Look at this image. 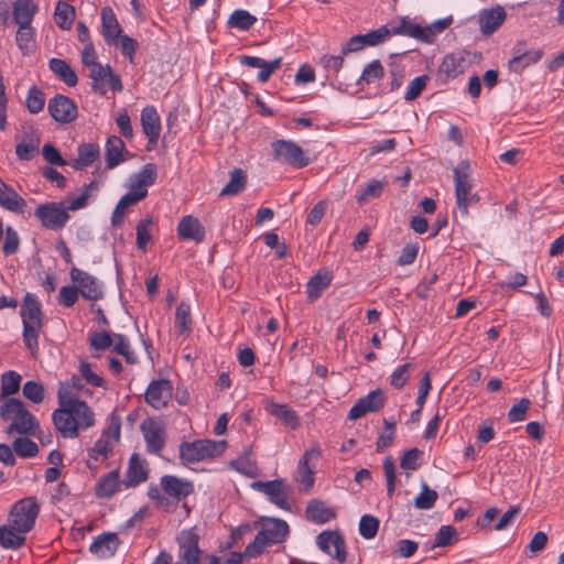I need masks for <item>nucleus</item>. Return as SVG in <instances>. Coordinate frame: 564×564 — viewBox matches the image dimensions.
<instances>
[{"mask_svg": "<svg viewBox=\"0 0 564 564\" xmlns=\"http://www.w3.org/2000/svg\"><path fill=\"white\" fill-rule=\"evenodd\" d=\"M120 544V540L116 533L106 532L98 535L89 546V551L99 558H108L111 557L118 546Z\"/></svg>", "mask_w": 564, "mask_h": 564, "instance_id": "23", "label": "nucleus"}, {"mask_svg": "<svg viewBox=\"0 0 564 564\" xmlns=\"http://www.w3.org/2000/svg\"><path fill=\"white\" fill-rule=\"evenodd\" d=\"M306 517L316 523H326L335 517V513L324 502L312 500L306 507Z\"/></svg>", "mask_w": 564, "mask_h": 564, "instance_id": "34", "label": "nucleus"}, {"mask_svg": "<svg viewBox=\"0 0 564 564\" xmlns=\"http://www.w3.org/2000/svg\"><path fill=\"white\" fill-rule=\"evenodd\" d=\"M120 427L119 419L112 417L109 426L102 431L101 436L89 451V456L96 460L99 456H107L120 440Z\"/></svg>", "mask_w": 564, "mask_h": 564, "instance_id": "14", "label": "nucleus"}, {"mask_svg": "<svg viewBox=\"0 0 564 564\" xmlns=\"http://www.w3.org/2000/svg\"><path fill=\"white\" fill-rule=\"evenodd\" d=\"M74 18H75V9L72 6H69L65 2H62V1H59L56 4L55 20H56L57 25L61 29H63V30L70 29Z\"/></svg>", "mask_w": 564, "mask_h": 564, "instance_id": "45", "label": "nucleus"}, {"mask_svg": "<svg viewBox=\"0 0 564 564\" xmlns=\"http://www.w3.org/2000/svg\"><path fill=\"white\" fill-rule=\"evenodd\" d=\"M177 235L183 240L200 242L205 238V230L197 218L187 215L181 219L177 226Z\"/></svg>", "mask_w": 564, "mask_h": 564, "instance_id": "25", "label": "nucleus"}, {"mask_svg": "<svg viewBox=\"0 0 564 564\" xmlns=\"http://www.w3.org/2000/svg\"><path fill=\"white\" fill-rule=\"evenodd\" d=\"M379 529V520L376 517L366 514L359 521V533L365 539H372L376 536Z\"/></svg>", "mask_w": 564, "mask_h": 564, "instance_id": "57", "label": "nucleus"}, {"mask_svg": "<svg viewBox=\"0 0 564 564\" xmlns=\"http://www.w3.org/2000/svg\"><path fill=\"white\" fill-rule=\"evenodd\" d=\"M455 195L458 208L464 215L468 213V206L477 202L473 194V180L468 162H460L454 169Z\"/></svg>", "mask_w": 564, "mask_h": 564, "instance_id": "6", "label": "nucleus"}, {"mask_svg": "<svg viewBox=\"0 0 564 564\" xmlns=\"http://www.w3.org/2000/svg\"><path fill=\"white\" fill-rule=\"evenodd\" d=\"M438 499V494L425 482L421 484V492L414 499V507L419 510H430Z\"/></svg>", "mask_w": 564, "mask_h": 564, "instance_id": "43", "label": "nucleus"}, {"mask_svg": "<svg viewBox=\"0 0 564 564\" xmlns=\"http://www.w3.org/2000/svg\"><path fill=\"white\" fill-rule=\"evenodd\" d=\"M177 560L175 564H199V534L195 528L181 531L177 535Z\"/></svg>", "mask_w": 564, "mask_h": 564, "instance_id": "8", "label": "nucleus"}, {"mask_svg": "<svg viewBox=\"0 0 564 564\" xmlns=\"http://www.w3.org/2000/svg\"><path fill=\"white\" fill-rule=\"evenodd\" d=\"M384 74L383 66L379 61H372L362 70L359 83L371 84L380 79Z\"/></svg>", "mask_w": 564, "mask_h": 564, "instance_id": "55", "label": "nucleus"}, {"mask_svg": "<svg viewBox=\"0 0 564 564\" xmlns=\"http://www.w3.org/2000/svg\"><path fill=\"white\" fill-rule=\"evenodd\" d=\"M384 404V395L381 390H373L366 397L359 399L350 409L348 419L357 420L368 412H377Z\"/></svg>", "mask_w": 564, "mask_h": 564, "instance_id": "20", "label": "nucleus"}, {"mask_svg": "<svg viewBox=\"0 0 564 564\" xmlns=\"http://www.w3.org/2000/svg\"><path fill=\"white\" fill-rule=\"evenodd\" d=\"M390 35L391 31L387 26H380L379 29L372 30L366 34L355 35L343 47V54L359 51L364 46L378 45L387 41Z\"/></svg>", "mask_w": 564, "mask_h": 564, "instance_id": "16", "label": "nucleus"}, {"mask_svg": "<svg viewBox=\"0 0 564 564\" xmlns=\"http://www.w3.org/2000/svg\"><path fill=\"white\" fill-rule=\"evenodd\" d=\"M12 448L21 457H33L39 452L36 443L25 437L17 438Z\"/></svg>", "mask_w": 564, "mask_h": 564, "instance_id": "56", "label": "nucleus"}, {"mask_svg": "<svg viewBox=\"0 0 564 564\" xmlns=\"http://www.w3.org/2000/svg\"><path fill=\"white\" fill-rule=\"evenodd\" d=\"M119 488V473L110 471L104 476L97 484L96 494L100 498L111 497Z\"/></svg>", "mask_w": 564, "mask_h": 564, "instance_id": "41", "label": "nucleus"}, {"mask_svg": "<svg viewBox=\"0 0 564 564\" xmlns=\"http://www.w3.org/2000/svg\"><path fill=\"white\" fill-rule=\"evenodd\" d=\"M427 80L429 77L426 75H422L412 79L405 91V100L412 101L416 99L422 90L426 87Z\"/></svg>", "mask_w": 564, "mask_h": 564, "instance_id": "62", "label": "nucleus"}, {"mask_svg": "<svg viewBox=\"0 0 564 564\" xmlns=\"http://www.w3.org/2000/svg\"><path fill=\"white\" fill-rule=\"evenodd\" d=\"M411 370V364H404L398 367L390 376V384L395 389L403 388L410 378Z\"/></svg>", "mask_w": 564, "mask_h": 564, "instance_id": "58", "label": "nucleus"}, {"mask_svg": "<svg viewBox=\"0 0 564 564\" xmlns=\"http://www.w3.org/2000/svg\"><path fill=\"white\" fill-rule=\"evenodd\" d=\"M48 112L53 119L61 123H68L77 117V106L66 96L56 95L48 101Z\"/></svg>", "mask_w": 564, "mask_h": 564, "instance_id": "19", "label": "nucleus"}, {"mask_svg": "<svg viewBox=\"0 0 564 564\" xmlns=\"http://www.w3.org/2000/svg\"><path fill=\"white\" fill-rule=\"evenodd\" d=\"M317 546L327 555L343 563L346 560L345 542L335 531H324L316 538Z\"/></svg>", "mask_w": 564, "mask_h": 564, "instance_id": "18", "label": "nucleus"}, {"mask_svg": "<svg viewBox=\"0 0 564 564\" xmlns=\"http://www.w3.org/2000/svg\"><path fill=\"white\" fill-rule=\"evenodd\" d=\"M37 11L33 0H17L13 3V19L17 24H31Z\"/></svg>", "mask_w": 564, "mask_h": 564, "instance_id": "32", "label": "nucleus"}, {"mask_svg": "<svg viewBox=\"0 0 564 564\" xmlns=\"http://www.w3.org/2000/svg\"><path fill=\"white\" fill-rule=\"evenodd\" d=\"M172 398V384L169 380H155L145 392V401L154 409H162Z\"/></svg>", "mask_w": 564, "mask_h": 564, "instance_id": "21", "label": "nucleus"}, {"mask_svg": "<svg viewBox=\"0 0 564 564\" xmlns=\"http://www.w3.org/2000/svg\"><path fill=\"white\" fill-rule=\"evenodd\" d=\"M57 398L59 408L53 412L52 419L56 430L66 438H76L80 430L95 424V414L85 401L72 398L67 386L62 383Z\"/></svg>", "mask_w": 564, "mask_h": 564, "instance_id": "1", "label": "nucleus"}, {"mask_svg": "<svg viewBox=\"0 0 564 564\" xmlns=\"http://www.w3.org/2000/svg\"><path fill=\"white\" fill-rule=\"evenodd\" d=\"M40 140L37 137L31 139L29 142H22L17 145L15 153L21 160H31L39 149Z\"/></svg>", "mask_w": 564, "mask_h": 564, "instance_id": "63", "label": "nucleus"}, {"mask_svg": "<svg viewBox=\"0 0 564 564\" xmlns=\"http://www.w3.org/2000/svg\"><path fill=\"white\" fill-rule=\"evenodd\" d=\"M457 539V531L452 525H442L435 536L433 547H444L452 545Z\"/></svg>", "mask_w": 564, "mask_h": 564, "instance_id": "53", "label": "nucleus"}, {"mask_svg": "<svg viewBox=\"0 0 564 564\" xmlns=\"http://www.w3.org/2000/svg\"><path fill=\"white\" fill-rule=\"evenodd\" d=\"M226 445V441L213 440H198L183 443L180 446V457L184 464L215 458L224 453Z\"/></svg>", "mask_w": 564, "mask_h": 564, "instance_id": "5", "label": "nucleus"}, {"mask_svg": "<svg viewBox=\"0 0 564 564\" xmlns=\"http://www.w3.org/2000/svg\"><path fill=\"white\" fill-rule=\"evenodd\" d=\"M0 206L12 212H21L25 200L0 178Z\"/></svg>", "mask_w": 564, "mask_h": 564, "instance_id": "30", "label": "nucleus"}, {"mask_svg": "<svg viewBox=\"0 0 564 564\" xmlns=\"http://www.w3.org/2000/svg\"><path fill=\"white\" fill-rule=\"evenodd\" d=\"M452 22L451 18L441 19L433 22L431 25L422 26V41L431 43L434 41L436 34L443 32L449 26Z\"/></svg>", "mask_w": 564, "mask_h": 564, "instance_id": "54", "label": "nucleus"}, {"mask_svg": "<svg viewBox=\"0 0 564 564\" xmlns=\"http://www.w3.org/2000/svg\"><path fill=\"white\" fill-rule=\"evenodd\" d=\"M506 20V11L501 6L485 9L479 12L478 23L484 35L492 34Z\"/></svg>", "mask_w": 564, "mask_h": 564, "instance_id": "22", "label": "nucleus"}, {"mask_svg": "<svg viewBox=\"0 0 564 564\" xmlns=\"http://www.w3.org/2000/svg\"><path fill=\"white\" fill-rule=\"evenodd\" d=\"M251 488L264 494L272 503L281 509H289L288 496L289 487L282 479H275L271 481H254L251 484Z\"/></svg>", "mask_w": 564, "mask_h": 564, "instance_id": "15", "label": "nucleus"}, {"mask_svg": "<svg viewBox=\"0 0 564 564\" xmlns=\"http://www.w3.org/2000/svg\"><path fill=\"white\" fill-rule=\"evenodd\" d=\"M102 35L108 44L116 43L121 34V26L109 7L101 9Z\"/></svg>", "mask_w": 564, "mask_h": 564, "instance_id": "29", "label": "nucleus"}, {"mask_svg": "<svg viewBox=\"0 0 564 564\" xmlns=\"http://www.w3.org/2000/svg\"><path fill=\"white\" fill-rule=\"evenodd\" d=\"M247 184V175L240 169H235L230 173L228 184L220 191V196L237 195L242 192Z\"/></svg>", "mask_w": 564, "mask_h": 564, "instance_id": "40", "label": "nucleus"}, {"mask_svg": "<svg viewBox=\"0 0 564 564\" xmlns=\"http://www.w3.org/2000/svg\"><path fill=\"white\" fill-rule=\"evenodd\" d=\"M99 156V148L94 143H85L78 148V156L72 166L75 170H83L96 161Z\"/></svg>", "mask_w": 564, "mask_h": 564, "instance_id": "37", "label": "nucleus"}, {"mask_svg": "<svg viewBox=\"0 0 564 564\" xmlns=\"http://www.w3.org/2000/svg\"><path fill=\"white\" fill-rule=\"evenodd\" d=\"M156 178V167L154 164L148 163L143 165L141 171L130 177L131 186L139 191H147V187L152 185Z\"/></svg>", "mask_w": 564, "mask_h": 564, "instance_id": "38", "label": "nucleus"}, {"mask_svg": "<svg viewBox=\"0 0 564 564\" xmlns=\"http://www.w3.org/2000/svg\"><path fill=\"white\" fill-rule=\"evenodd\" d=\"M26 532L8 522L0 525V544L4 549H19L26 540Z\"/></svg>", "mask_w": 564, "mask_h": 564, "instance_id": "28", "label": "nucleus"}, {"mask_svg": "<svg viewBox=\"0 0 564 564\" xmlns=\"http://www.w3.org/2000/svg\"><path fill=\"white\" fill-rule=\"evenodd\" d=\"M289 535V525L285 521L275 518L264 519L262 528L254 540L245 550V555L256 557L274 543L283 542Z\"/></svg>", "mask_w": 564, "mask_h": 564, "instance_id": "3", "label": "nucleus"}, {"mask_svg": "<svg viewBox=\"0 0 564 564\" xmlns=\"http://www.w3.org/2000/svg\"><path fill=\"white\" fill-rule=\"evenodd\" d=\"M542 56L541 51H528L518 54L509 61V68L516 73H520L529 65L535 64Z\"/></svg>", "mask_w": 564, "mask_h": 564, "instance_id": "39", "label": "nucleus"}, {"mask_svg": "<svg viewBox=\"0 0 564 564\" xmlns=\"http://www.w3.org/2000/svg\"><path fill=\"white\" fill-rule=\"evenodd\" d=\"M140 430L147 444V451L152 454L160 453L166 440L164 422L160 419L149 417L141 423Z\"/></svg>", "mask_w": 564, "mask_h": 564, "instance_id": "9", "label": "nucleus"}, {"mask_svg": "<svg viewBox=\"0 0 564 564\" xmlns=\"http://www.w3.org/2000/svg\"><path fill=\"white\" fill-rule=\"evenodd\" d=\"M15 41L19 48L25 54L28 53L34 43V29L31 24H18Z\"/></svg>", "mask_w": 564, "mask_h": 564, "instance_id": "47", "label": "nucleus"}, {"mask_svg": "<svg viewBox=\"0 0 564 564\" xmlns=\"http://www.w3.org/2000/svg\"><path fill=\"white\" fill-rule=\"evenodd\" d=\"M530 400L527 398L521 399L508 412V420L510 422H522L525 419L527 411L530 408Z\"/></svg>", "mask_w": 564, "mask_h": 564, "instance_id": "64", "label": "nucleus"}, {"mask_svg": "<svg viewBox=\"0 0 564 564\" xmlns=\"http://www.w3.org/2000/svg\"><path fill=\"white\" fill-rule=\"evenodd\" d=\"M89 77L93 80V89L101 95L110 87L113 91H121L122 84L119 76L115 75L111 68L101 64L89 68Z\"/></svg>", "mask_w": 564, "mask_h": 564, "instance_id": "11", "label": "nucleus"}, {"mask_svg": "<svg viewBox=\"0 0 564 564\" xmlns=\"http://www.w3.org/2000/svg\"><path fill=\"white\" fill-rule=\"evenodd\" d=\"M163 490L175 499H183L193 492V485L189 481L175 476H164L161 479Z\"/></svg>", "mask_w": 564, "mask_h": 564, "instance_id": "26", "label": "nucleus"}, {"mask_svg": "<svg viewBox=\"0 0 564 564\" xmlns=\"http://www.w3.org/2000/svg\"><path fill=\"white\" fill-rule=\"evenodd\" d=\"M24 398L35 404H40L44 400V387L37 381H26L22 387Z\"/></svg>", "mask_w": 564, "mask_h": 564, "instance_id": "51", "label": "nucleus"}, {"mask_svg": "<svg viewBox=\"0 0 564 564\" xmlns=\"http://www.w3.org/2000/svg\"><path fill=\"white\" fill-rule=\"evenodd\" d=\"M148 478V473L143 464L140 462L137 454H133L130 458L128 471L124 478V484L128 487H134Z\"/></svg>", "mask_w": 564, "mask_h": 564, "instance_id": "33", "label": "nucleus"}, {"mask_svg": "<svg viewBox=\"0 0 564 564\" xmlns=\"http://www.w3.org/2000/svg\"><path fill=\"white\" fill-rule=\"evenodd\" d=\"M39 510L40 507L34 497L21 499L12 507L8 522L28 533L35 524Z\"/></svg>", "mask_w": 564, "mask_h": 564, "instance_id": "7", "label": "nucleus"}, {"mask_svg": "<svg viewBox=\"0 0 564 564\" xmlns=\"http://www.w3.org/2000/svg\"><path fill=\"white\" fill-rule=\"evenodd\" d=\"M257 21V18L251 15L246 10H236L229 18V25L242 31L249 30Z\"/></svg>", "mask_w": 564, "mask_h": 564, "instance_id": "50", "label": "nucleus"}, {"mask_svg": "<svg viewBox=\"0 0 564 564\" xmlns=\"http://www.w3.org/2000/svg\"><path fill=\"white\" fill-rule=\"evenodd\" d=\"M36 217L50 229H61L69 218L65 203L40 205L35 210Z\"/></svg>", "mask_w": 564, "mask_h": 564, "instance_id": "12", "label": "nucleus"}, {"mask_svg": "<svg viewBox=\"0 0 564 564\" xmlns=\"http://www.w3.org/2000/svg\"><path fill=\"white\" fill-rule=\"evenodd\" d=\"M322 452L317 445L312 446L304 453L299 462L295 481L299 485L300 491L308 492L314 485V467L310 466L312 459H317Z\"/></svg>", "mask_w": 564, "mask_h": 564, "instance_id": "13", "label": "nucleus"}, {"mask_svg": "<svg viewBox=\"0 0 564 564\" xmlns=\"http://www.w3.org/2000/svg\"><path fill=\"white\" fill-rule=\"evenodd\" d=\"M124 150V143L119 137L111 135L108 138L105 153L108 169H113L124 160L122 156Z\"/></svg>", "mask_w": 564, "mask_h": 564, "instance_id": "31", "label": "nucleus"}, {"mask_svg": "<svg viewBox=\"0 0 564 564\" xmlns=\"http://www.w3.org/2000/svg\"><path fill=\"white\" fill-rule=\"evenodd\" d=\"M25 106L31 113H39L44 109L45 95L37 86L30 87Z\"/></svg>", "mask_w": 564, "mask_h": 564, "instance_id": "48", "label": "nucleus"}, {"mask_svg": "<svg viewBox=\"0 0 564 564\" xmlns=\"http://www.w3.org/2000/svg\"><path fill=\"white\" fill-rule=\"evenodd\" d=\"M113 341H116L115 351L122 355L127 362L134 364L137 361L134 352L130 349V345L123 335L115 334Z\"/></svg>", "mask_w": 564, "mask_h": 564, "instance_id": "60", "label": "nucleus"}, {"mask_svg": "<svg viewBox=\"0 0 564 564\" xmlns=\"http://www.w3.org/2000/svg\"><path fill=\"white\" fill-rule=\"evenodd\" d=\"M464 62L465 59L460 54H448L441 64V70L449 77H456L458 74L463 73Z\"/></svg>", "mask_w": 564, "mask_h": 564, "instance_id": "44", "label": "nucleus"}, {"mask_svg": "<svg viewBox=\"0 0 564 564\" xmlns=\"http://www.w3.org/2000/svg\"><path fill=\"white\" fill-rule=\"evenodd\" d=\"M272 149L275 160L283 161L294 167H304L308 164V159L303 150L292 141H274Z\"/></svg>", "mask_w": 564, "mask_h": 564, "instance_id": "10", "label": "nucleus"}, {"mask_svg": "<svg viewBox=\"0 0 564 564\" xmlns=\"http://www.w3.org/2000/svg\"><path fill=\"white\" fill-rule=\"evenodd\" d=\"M70 279L85 299L98 300L102 296L101 284L89 273L78 268H73L70 270Z\"/></svg>", "mask_w": 564, "mask_h": 564, "instance_id": "17", "label": "nucleus"}, {"mask_svg": "<svg viewBox=\"0 0 564 564\" xmlns=\"http://www.w3.org/2000/svg\"><path fill=\"white\" fill-rule=\"evenodd\" d=\"M51 70L69 87L76 86L78 78L74 69L64 61L59 58H52L50 61Z\"/></svg>", "mask_w": 564, "mask_h": 564, "instance_id": "36", "label": "nucleus"}, {"mask_svg": "<svg viewBox=\"0 0 564 564\" xmlns=\"http://www.w3.org/2000/svg\"><path fill=\"white\" fill-rule=\"evenodd\" d=\"M21 316L23 322V340L32 357L39 354V334L43 326L41 306L33 294L24 297Z\"/></svg>", "mask_w": 564, "mask_h": 564, "instance_id": "2", "label": "nucleus"}, {"mask_svg": "<svg viewBox=\"0 0 564 564\" xmlns=\"http://www.w3.org/2000/svg\"><path fill=\"white\" fill-rule=\"evenodd\" d=\"M21 377L14 371H8L2 375L1 390L2 397L12 395L18 392L20 388Z\"/></svg>", "mask_w": 564, "mask_h": 564, "instance_id": "52", "label": "nucleus"}, {"mask_svg": "<svg viewBox=\"0 0 564 564\" xmlns=\"http://www.w3.org/2000/svg\"><path fill=\"white\" fill-rule=\"evenodd\" d=\"M387 184H388V182L386 180L369 181L364 186V188L360 191L359 195L357 196V203L365 204L366 202L370 200L371 198L379 197L382 194Z\"/></svg>", "mask_w": 564, "mask_h": 564, "instance_id": "42", "label": "nucleus"}, {"mask_svg": "<svg viewBox=\"0 0 564 564\" xmlns=\"http://www.w3.org/2000/svg\"><path fill=\"white\" fill-rule=\"evenodd\" d=\"M141 124L143 133L149 142L155 144L161 134V121L156 109L153 106H147L141 112Z\"/></svg>", "mask_w": 564, "mask_h": 564, "instance_id": "24", "label": "nucleus"}, {"mask_svg": "<svg viewBox=\"0 0 564 564\" xmlns=\"http://www.w3.org/2000/svg\"><path fill=\"white\" fill-rule=\"evenodd\" d=\"M175 326L180 334H188L192 326L191 307L187 303L181 302L175 314Z\"/></svg>", "mask_w": 564, "mask_h": 564, "instance_id": "49", "label": "nucleus"}, {"mask_svg": "<svg viewBox=\"0 0 564 564\" xmlns=\"http://www.w3.org/2000/svg\"><path fill=\"white\" fill-rule=\"evenodd\" d=\"M96 188H97V183L91 182L90 184H88L84 187L83 193L78 197L68 198L66 202H64L65 207L67 208V212L68 210H77V209L85 207L87 204V198H88L89 192L91 189H96Z\"/></svg>", "mask_w": 564, "mask_h": 564, "instance_id": "61", "label": "nucleus"}, {"mask_svg": "<svg viewBox=\"0 0 564 564\" xmlns=\"http://www.w3.org/2000/svg\"><path fill=\"white\" fill-rule=\"evenodd\" d=\"M265 410L292 430H295L300 425L297 414L286 404L269 401L265 404Z\"/></svg>", "mask_w": 564, "mask_h": 564, "instance_id": "27", "label": "nucleus"}, {"mask_svg": "<svg viewBox=\"0 0 564 564\" xmlns=\"http://www.w3.org/2000/svg\"><path fill=\"white\" fill-rule=\"evenodd\" d=\"M152 225L151 218L141 220L137 226V246L139 249L144 250L147 245L151 241L152 236L150 226Z\"/></svg>", "mask_w": 564, "mask_h": 564, "instance_id": "59", "label": "nucleus"}, {"mask_svg": "<svg viewBox=\"0 0 564 564\" xmlns=\"http://www.w3.org/2000/svg\"><path fill=\"white\" fill-rule=\"evenodd\" d=\"M0 416L10 421L7 433L34 434L39 427L35 417L26 410L24 403L18 399H8L0 408Z\"/></svg>", "mask_w": 564, "mask_h": 564, "instance_id": "4", "label": "nucleus"}, {"mask_svg": "<svg viewBox=\"0 0 564 564\" xmlns=\"http://www.w3.org/2000/svg\"><path fill=\"white\" fill-rule=\"evenodd\" d=\"M332 274L328 271H319L307 283V297L311 302L317 300L322 292L328 288Z\"/></svg>", "mask_w": 564, "mask_h": 564, "instance_id": "35", "label": "nucleus"}, {"mask_svg": "<svg viewBox=\"0 0 564 564\" xmlns=\"http://www.w3.org/2000/svg\"><path fill=\"white\" fill-rule=\"evenodd\" d=\"M391 33L411 36L422 40V26L408 18H401L397 25L392 26Z\"/></svg>", "mask_w": 564, "mask_h": 564, "instance_id": "46", "label": "nucleus"}]
</instances>
